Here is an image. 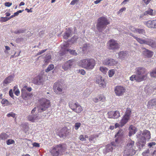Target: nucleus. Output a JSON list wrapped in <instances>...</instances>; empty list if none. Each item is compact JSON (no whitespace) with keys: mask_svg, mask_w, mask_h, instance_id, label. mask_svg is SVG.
Masks as SVG:
<instances>
[{"mask_svg":"<svg viewBox=\"0 0 156 156\" xmlns=\"http://www.w3.org/2000/svg\"><path fill=\"white\" fill-rule=\"evenodd\" d=\"M130 80L131 81L136 80V82H140L142 81V80L144 79L143 77H139L137 76V75H133L130 77Z\"/></svg>","mask_w":156,"mask_h":156,"instance_id":"31","label":"nucleus"},{"mask_svg":"<svg viewBox=\"0 0 156 156\" xmlns=\"http://www.w3.org/2000/svg\"><path fill=\"white\" fill-rule=\"evenodd\" d=\"M136 33L144 34L145 33V30L143 29H136L135 30Z\"/></svg>","mask_w":156,"mask_h":156,"instance_id":"37","label":"nucleus"},{"mask_svg":"<svg viewBox=\"0 0 156 156\" xmlns=\"http://www.w3.org/2000/svg\"><path fill=\"white\" fill-rule=\"evenodd\" d=\"M156 105V99H154L149 101L147 105L148 109H151Z\"/></svg>","mask_w":156,"mask_h":156,"instance_id":"29","label":"nucleus"},{"mask_svg":"<svg viewBox=\"0 0 156 156\" xmlns=\"http://www.w3.org/2000/svg\"><path fill=\"white\" fill-rule=\"evenodd\" d=\"M41 117L38 114H31L28 116V119L29 120L34 122L36 120L40 119Z\"/></svg>","mask_w":156,"mask_h":156,"instance_id":"22","label":"nucleus"},{"mask_svg":"<svg viewBox=\"0 0 156 156\" xmlns=\"http://www.w3.org/2000/svg\"><path fill=\"white\" fill-rule=\"evenodd\" d=\"M118 55L119 58L122 60L125 59L129 56L128 52L126 51H121L118 53Z\"/></svg>","mask_w":156,"mask_h":156,"instance_id":"26","label":"nucleus"},{"mask_svg":"<svg viewBox=\"0 0 156 156\" xmlns=\"http://www.w3.org/2000/svg\"><path fill=\"white\" fill-rule=\"evenodd\" d=\"M78 39L77 36H74L71 39V42L72 43H74L76 42L77 39Z\"/></svg>","mask_w":156,"mask_h":156,"instance_id":"47","label":"nucleus"},{"mask_svg":"<svg viewBox=\"0 0 156 156\" xmlns=\"http://www.w3.org/2000/svg\"><path fill=\"white\" fill-rule=\"evenodd\" d=\"M36 108L35 107L34 108L32 109V110L31 111V114H33V113H34V112H35V111H36Z\"/></svg>","mask_w":156,"mask_h":156,"instance_id":"64","label":"nucleus"},{"mask_svg":"<svg viewBox=\"0 0 156 156\" xmlns=\"http://www.w3.org/2000/svg\"><path fill=\"white\" fill-rule=\"evenodd\" d=\"M9 137V136L5 133H2L0 134V140H5Z\"/></svg>","mask_w":156,"mask_h":156,"instance_id":"35","label":"nucleus"},{"mask_svg":"<svg viewBox=\"0 0 156 156\" xmlns=\"http://www.w3.org/2000/svg\"><path fill=\"white\" fill-rule=\"evenodd\" d=\"M54 68V66L52 64L49 65L48 66L47 68L46 69L45 71L46 72H48L52 70Z\"/></svg>","mask_w":156,"mask_h":156,"instance_id":"40","label":"nucleus"},{"mask_svg":"<svg viewBox=\"0 0 156 156\" xmlns=\"http://www.w3.org/2000/svg\"><path fill=\"white\" fill-rule=\"evenodd\" d=\"M119 140L116 138L115 142H111V144L107 145L105 147V151L107 152H112L114 149L118 146Z\"/></svg>","mask_w":156,"mask_h":156,"instance_id":"12","label":"nucleus"},{"mask_svg":"<svg viewBox=\"0 0 156 156\" xmlns=\"http://www.w3.org/2000/svg\"><path fill=\"white\" fill-rule=\"evenodd\" d=\"M79 138L82 141H85L86 140V138L85 137H84L83 135H80V136Z\"/></svg>","mask_w":156,"mask_h":156,"instance_id":"57","label":"nucleus"},{"mask_svg":"<svg viewBox=\"0 0 156 156\" xmlns=\"http://www.w3.org/2000/svg\"><path fill=\"white\" fill-rule=\"evenodd\" d=\"M98 84L101 88H104L106 87L104 79L101 76H98Z\"/></svg>","mask_w":156,"mask_h":156,"instance_id":"27","label":"nucleus"},{"mask_svg":"<svg viewBox=\"0 0 156 156\" xmlns=\"http://www.w3.org/2000/svg\"><path fill=\"white\" fill-rule=\"evenodd\" d=\"M51 58V56L50 55H47L45 57V60L47 62L48 60H49Z\"/></svg>","mask_w":156,"mask_h":156,"instance_id":"52","label":"nucleus"},{"mask_svg":"<svg viewBox=\"0 0 156 156\" xmlns=\"http://www.w3.org/2000/svg\"><path fill=\"white\" fill-rule=\"evenodd\" d=\"M109 24L107 19L102 17L98 19V31L102 32L106 28V26Z\"/></svg>","mask_w":156,"mask_h":156,"instance_id":"6","label":"nucleus"},{"mask_svg":"<svg viewBox=\"0 0 156 156\" xmlns=\"http://www.w3.org/2000/svg\"><path fill=\"white\" fill-rule=\"evenodd\" d=\"M131 114V111L129 108H127L125 115H123V118L120 121L121 126H123L127 123L129 120L130 115Z\"/></svg>","mask_w":156,"mask_h":156,"instance_id":"10","label":"nucleus"},{"mask_svg":"<svg viewBox=\"0 0 156 156\" xmlns=\"http://www.w3.org/2000/svg\"><path fill=\"white\" fill-rule=\"evenodd\" d=\"M33 145L34 146L36 147H40L39 144L38 143L36 142L34 143Z\"/></svg>","mask_w":156,"mask_h":156,"instance_id":"60","label":"nucleus"},{"mask_svg":"<svg viewBox=\"0 0 156 156\" xmlns=\"http://www.w3.org/2000/svg\"><path fill=\"white\" fill-rule=\"evenodd\" d=\"M74 60L73 59L69 60L67 61L62 65V68L65 71L69 69L74 64Z\"/></svg>","mask_w":156,"mask_h":156,"instance_id":"16","label":"nucleus"},{"mask_svg":"<svg viewBox=\"0 0 156 156\" xmlns=\"http://www.w3.org/2000/svg\"><path fill=\"white\" fill-rule=\"evenodd\" d=\"M144 23L149 28H156V20L145 21Z\"/></svg>","mask_w":156,"mask_h":156,"instance_id":"20","label":"nucleus"},{"mask_svg":"<svg viewBox=\"0 0 156 156\" xmlns=\"http://www.w3.org/2000/svg\"><path fill=\"white\" fill-rule=\"evenodd\" d=\"M69 130L66 128H64L61 130V132L58 133V135L60 137L64 138L69 135Z\"/></svg>","mask_w":156,"mask_h":156,"instance_id":"17","label":"nucleus"},{"mask_svg":"<svg viewBox=\"0 0 156 156\" xmlns=\"http://www.w3.org/2000/svg\"><path fill=\"white\" fill-rule=\"evenodd\" d=\"M79 0H73L71 2L70 5H74L75 4L77 3Z\"/></svg>","mask_w":156,"mask_h":156,"instance_id":"53","label":"nucleus"},{"mask_svg":"<svg viewBox=\"0 0 156 156\" xmlns=\"http://www.w3.org/2000/svg\"><path fill=\"white\" fill-rule=\"evenodd\" d=\"M12 5V3H10L9 2H6L5 3V6L7 7H9L11 6Z\"/></svg>","mask_w":156,"mask_h":156,"instance_id":"59","label":"nucleus"},{"mask_svg":"<svg viewBox=\"0 0 156 156\" xmlns=\"http://www.w3.org/2000/svg\"><path fill=\"white\" fill-rule=\"evenodd\" d=\"M26 30L24 29H20L18 30H16L14 31V33L15 34H20L23 33L25 32Z\"/></svg>","mask_w":156,"mask_h":156,"instance_id":"44","label":"nucleus"},{"mask_svg":"<svg viewBox=\"0 0 156 156\" xmlns=\"http://www.w3.org/2000/svg\"><path fill=\"white\" fill-rule=\"evenodd\" d=\"M153 12V9H149L148 10L145 11L143 13L141 14L140 16V18L144 19V17L147 15H150L151 16L154 15V14Z\"/></svg>","mask_w":156,"mask_h":156,"instance_id":"32","label":"nucleus"},{"mask_svg":"<svg viewBox=\"0 0 156 156\" xmlns=\"http://www.w3.org/2000/svg\"><path fill=\"white\" fill-rule=\"evenodd\" d=\"M103 63L106 65L113 66L116 64L117 63V62L114 59L110 58L105 59L103 61Z\"/></svg>","mask_w":156,"mask_h":156,"instance_id":"18","label":"nucleus"},{"mask_svg":"<svg viewBox=\"0 0 156 156\" xmlns=\"http://www.w3.org/2000/svg\"><path fill=\"white\" fill-rule=\"evenodd\" d=\"M66 149V145L64 143H62L53 147L51 151V153L53 156H58L59 155H62Z\"/></svg>","mask_w":156,"mask_h":156,"instance_id":"2","label":"nucleus"},{"mask_svg":"<svg viewBox=\"0 0 156 156\" xmlns=\"http://www.w3.org/2000/svg\"><path fill=\"white\" fill-rule=\"evenodd\" d=\"M72 31L70 29L67 30L64 33L63 36V38L65 39H67L72 36Z\"/></svg>","mask_w":156,"mask_h":156,"instance_id":"33","label":"nucleus"},{"mask_svg":"<svg viewBox=\"0 0 156 156\" xmlns=\"http://www.w3.org/2000/svg\"><path fill=\"white\" fill-rule=\"evenodd\" d=\"M124 134V133L123 132V130L121 129H120L118 132L115 134V136L121 138L122 137Z\"/></svg>","mask_w":156,"mask_h":156,"instance_id":"36","label":"nucleus"},{"mask_svg":"<svg viewBox=\"0 0 156 156\" xmlns=\"http://www.w3.org/2000/svg\"><path fill=\"white\" fill-rule=\"evenodd\" d=\"M113 111H112L108 112L107 114L108 118H109L113 119Z\"/></svg>","mask_w":156,"mask_h":156,"instance_id":"49","label":"nucleus"},{"mask_svg":"<svg viewBox=\"0 0 156 156\" xmlns=\"http://www.w3.org/2000/svg\"><path fill=\"white\" fill-rule=\"evenodd\" d=\"M21 96L23 99L27 100L29 99L33 94L28 92H21Z\"/></svg>","mask_w":156,"mask_h":156,"instance_id":"28","label":"nucleus"},{"mask_svg":"<svg viewBox=\"0 0 156 156\" xmlns=\"http://www.w3.org/2000/svg\"><path fill=\"white\" fill-rule=\"evenodd\" d=\"M68 47L69 44L67 43L64 44L63 46L62 47V48L64 49L65 53H66V52H69V53L73 55H76L77 54L75 50L68 49L67 48Z\"/></svg>","mask_w":156,"mask_h":156,"instance_id":"19","label":"nucleus"},{"mask_svg":"<svg viewBox=\"0 0 156 156\" xmlns=\"http://www.w3.org/2000/svg\"><path fill=\"white\" fill-rule=\"evenodd\" d=\"M136 73L137 76L139 77H143L142 81L145 80L147 77V74L146 73L147 70L144 67H139L136 68Z\"/></svg>","mask_w":156,"mask_h":156,"instance_id":"9","label":"nucleus"},{"mask_svg":"<svg viewBox=\"0 0 156 156\" xmlns=\"http://www.w3.org/2000/svg\"><path fill=\"white\" fill-rule=\"evenodd\" d=\"M43 79L41 76L35 77L33 80V83L35 84L40 85L43 83Z\"/></svg>","mask_w":156,"mask_h":156,"instance_id":"23","label":"nucleus"},{"mask_svg":"<svg viewBox=\"0 0 156 156\" xmlns=\"http://www.w3.org/2000/svg\"><path fill=\"white\" fill-rule=\"evenodd\" d=\"M7 21L6 17H1L0 19V22L1 23L5 22Z\"/></svg>","mask_w":156,"mask_h":156,"instance_id":"51","label":"nucleus"},{"mask_svg":"<svg viewBox=\"0 0 156 156\" xmlns=\"http://www.w3.org/2000/svg\"><path fill=\"white\" fill-rule=\"evenodd\" d=\"M50 105L51 103L49 100L46 98H42L40 105L37 107L38 113L46 111Z\"/></svg>","mask_w":156,"mask_h":156,"instance_id":"4","label":"nucleus"},{"mask_svg":"<svg viewBox=\"0 0 156 156\" xmlns=\"http://www.w3.org/2000/svg\"><path fill=\"white\" fill-rule=\"evenodd\" d=\"M108 48L109 50L115 51L119 48L120 45L116 41L113 39L110 40L107 43Z\"/></svg>","mask_w":156,"mask_h":156,"instance_id":"8","label":"nucleus"},{"mask_svg":"<svg viewBox=\"0 0 156 156\" xmlns=\"http://www.w3.org/2000/svg\"><path fill=\"white\" fill-rule=\"evenodd\" d=\"M36 108L35 107L34 108L32 109V110L31 111V114H33V113H34V112H35V111H36Z\"/></svg>","mask_w":156,"mask_h":156,"instance_id":"63","label":"nucleus"},{"mask_svg":"<svg viewBox=\"0 0 156 156\" xmlns=\"http://www.w3.org/2000/svg\"><path fill=\"white\" fill-rule=\"evenodd\" d=\"M9 96L12 98H13L14 95L12 91V89L10 90L9 92Z\"/></svg>","mask_w":156,"mask_h":156,"instance_id":"58","label":"nucleus"},{"mask_svg":"<svg viewBox=\"0 0 156 156\" xmlns=\"http://www.w3.org/2000/svg\"><path fill=\"white\" fill-rule=\"evenodd\" d=\"M95 65V60L93 59H86L82 61V67L87 69H92Z\"/></svg>","mask_w":156,"mask_h":156,"instance_id":"5","label":"nucleus"},{"mask_svg":"<svg viewBox=\"0 0 156 156\" xmlns=\"http://www.w3.org/2000/svg\"><path fill=\"white\" fill-rule=\"evenodd\" d=\"M79 73H80L82 75H84L85 74V71L83 69H79Z\"/></svg>","mask_w":156,"mask_h":156,"instance_id":"56","label":"nucleus"},{"mask_svg":"<svg viewBox=\"0 0 156 156\" xmlns=\"http://www.w3.org/2000/svg\"><path fill=\"white\" fill-rule=\"evenodd\" d=\"M142 132L141 131H140L136 136L137 139L136 145L138 148L137 150L139 151H140L145 146L146 139H149L151 138V133L148 130H144Z\"/></svg>","mask_w":156,"mask_h":156,"instance_id":"1","label":"nucleus"},{"mask_svg":"<svg viewBox=\"0 0 156 156\" xmlns=\"http://www.w3.org/2000/svg\"><path fill=\"white\" fill-rule=\"evenodd\" d=\"M115 72L114 69H111L109 71L108 73L109 77H112L114 74Z\"/></svg>","mask_w":156,"mask_h":156,"instance_id":"48","label":"nucleus"},{"mask_svg":"<svg viewBox=\"0 0 156 156\" xmlns=\"http://www.w3.org/2000/svg\"><path fill=\"white\" fill-rule=\"evenodd\" d=\"M1 103L2 104H6L8 105V104L9 103V101L6 99H3L2 100Z\"/></svg>","mask_w":156,"mask_h":156,"instance_id":"50","label":"nucleus"},{"mask_svg":"<svg viewBox=\"0 0 156 156\" xmlns=\"http://www.w3.org/2000/svg\"><path fill=\"white\" fill-rule=\"evenodd\" d=\"M69 107L76 113H79L82 111L81 107L78 103H70L69 104Z\"/></svg>","mask_w":156,"mask_h":156,"instance_id":"13","label":"nucleus"},{"mask_svg":"<svg viewBox=\"0 0 156 156\" xmlns=\"http://www.w3.org/2000/svg\"><path fill=\"white\" fill-rule=\"evenodd\" d=\"M129 130L128 136L130 137L134 135L137 131V129L132 125H130L128 129Z\"/></svg>","mask_w":156,"mask_h":156,"instance_id":"21","label":"nucleus"},{"mask_svg":"<svg viewBox=\"0 0 156 156\" xmlns=\"http://www.w3.org/2000/svg\"><path fill=\"white\" fill-rule=\"evenodd\" d=\"M47 50V49H45L44 50H41L39 52H38L37 54V55H39L45 52Z\"/></svg>","mask_w":156,"mask_h":156,"instance_id":"55","label":"nucleus"},{"mask_svg":"<svg viewBox=\"0 0 156 156\" xmlns=\"http://www.w3.org/2000/svg\"><path fill=\"white\" fill-rule=\"evenodd\" d=\"M142 155L143 156H156V147L152 149H148L144 152Z\"/></svg>","mask_w":156,"mask_h":156,"instance_id":"14","label":"nucleus"},{"mask_svg":"<svg viewBox=\"0 0 156 156\" xmlns=\"http://www.w3.org/2000/svg\"><path fill=\"white\" fill-rule=\"evenodd\" d=\"M14 93L17 96H18L20 93V90L19 89L17 88V87L16 86H15L14 87V89L13 90Z\"/></svg>","mask_w":156,"mask_h":156,"instance_id":"39","label":"nucleus"},{"mask_svg":"<svg viewBox=\"0 0 156 156\" xmlns=\"http://www.w3.org/2000/svg\"><path fill=\"white\" fill-rule=\"evenodd\" d=\"M150 74L152 77L154 78L156 77V67L150 73Z\"/></svg>","mask_w":156,"mask_h":156,"instance_id":"42","label":"nucleus"},{"mask_svg":"<svg viewBox=\"0 0 156 156\" xmlns=\"http://www.w3.org/2000/svg\"><path fill=\"white\" fill-rule=\"evenodd\" d=\"M130 0H124L122 3V4H125L126 3V2H128Z\"/></svg>","mask_w":156,"mask_h":156,"instance_id":"61","label":"nucleus"},{"mask_svg":"<svg viewBox=\"0 0 156 156\" xmlns=\"http://www.w3.org/2000/svg\"><path fill=\"white\" fill-rule=\"evenodd\" d=\"M120 116L119 112V111H113V119H117Z\"/></svg>","mask_w":156,"mask_h":156,"instance_id":"38","label":"nucleus"},{"mask_svg":"<svg viewBox=\"0 0 156 156\" xmlns=\"http://www.w3.org/2000/svg\"><path fill=\"white\" fill-rule=\"evenodd\" d=\"M7 116L8 117H12L13 118H14L15 116V114L14 113H11L9 114H8L7 115Z\"/></svg>","mask_w":156,"mask_h":156,"instance_id":"54","label":"nucleus"},{"mask_svg":"<svg viewBox=\"0 0 156 156\" xmlns=\"http://www.w3.org/2000/svg\"><path fill=\"white\" fill-rule=\"evenodd\" d=\"M100 70L104 74H105L108 69L106 67H101L100 68Z\"/></svg>","mask_w":156,"mask_h":156,"instance_id":"43","label":"nucleus"},{"mask_svg":"<svg viewBox=\"0 0 156 156\" xmlns=\"http://www.w3.org/2000/svg\"><path fill=\"white\" fill-rule=\"evenodd\" d=\"M63 83L61 81H58L55 82L54 83L53 87L54 92L57 94H61L63 88Z\"/></svg>","mask_w":156,"mask_h":156,"instance_id":"11","label":"nucleus"},{"mask_svg":"<svg viewBox=\"0 0 156 156\" xmlns=\"http://www.w3.org/2000/svg\"><path fill=\"white\" fill-rule=\"evenodd\" d=\"M105 96L103 95H100L98 97V104L102 108H104V102L105 101Z\"/></svg>","mask_w":156,"mask_h":156,"instance_id":"25","label":"nucleus"},{"mask_svg":"<svg viewBox=\"0 0 156 156\" xmlns=\"http://www.w3.org/2000/svg\"><path fill=\"white\" fill-rule=\"evenodd\" d=\"M32 88L30 87H28L27 86H25L21 89V92H30L32 90Z\"/></svg>","mask_w":156,"mask_h":156,"instance_id":"34","label":"nucleus"},{"mask_svg":"<svg viewBox=\"0 0 156 156\" xmlns=\"http://www.w3.org/2000/svg\"><path fill=\"white\" fill-rule=\"evenodd\" d=\"M87 44H84L83 46V49L84 50H85L87 48Z\"/></svg>","mask_w":156,"mask_h":156,"instance_id":"62","label":"nucleus"},{"mask_svg":"<svg viewBox=\"0 0 156 156\" xmlns=\"http://www.w3.org/2000/svg\"><path fill=\"white\" fill-rule=\"evenodd\" d=\"M81 124L80 122H76L75 123L74 126V128L76 130H77L80 127Z\"/></svg>","mask_w":156,"mask_h":156,"instance_id":"45","label":"nucleus"},{"mask_svg":"<svg viewBox=\"0 0 156 156\" xmlns=\"http://www.w3.org/2000/svg\"><path fill=\"white\" fill-rule=\"evenodd\" d=\"M133 36L140 44H145L151 46L152 48H156V41L154 40L149 39L147 40H143L135 36Z\"/></svg>","mask_w":156,"mask_h":156,"instance_id":"7","label":"nucleus"},{"mask_svg":"<svg viewBox=\"0 0 156 156\" xmlns=\"http://www.w3.org/2000/svg\"><path fill=\"white\" fill-rule=\"evenodd\" d=\"M14 77L12 75H10L7 77L3 81V84L4 87H6L13 80Z\"/></svg>","mask_w":156,"mask_h":156,"instance_id":"24","label":"nucleus"},{"mask_svg":"<svg viewBox=\"0 0 156 156\" xmlns=\"http://www.w3.org/2000/svg\"><path fill=\"white\" fill-rule=\"evenodd\" d=\"M134 144V141L131 139L129 140L124 150L123 156H132L136 154V151L133 148Z\"/></svg>","mask_w":156,"mask_h":156,"instance_id":"3","label":"nucleus"},{"mask_svg":"<svg viewBox=\"0 0 156 156\" xmlns=\"http://www.w3.org/2000/svg\"><path fill=\"white\" fill-rule=\"evenodd\" d=\"M115 93L116 95L120 96L122 95L126 90L125 88L121 86H117L115 88Z\"/></svg>","mask_w":156,"mask_h":156,"instance_id":"15","label":"nucleus"},{"mask_svg":"<svg viewBox=\"0 0 156 156\" xmlns=\"http://www.w3.org/2000/svg\"><path fill=\"white\" fill-rule=\"evenodd\" d=\"M156 144V143L155 142H151L148 143V146L149 148L148 149H154L155 147H154L153 146Z\"/></svg>","mask_w":156,"mask_h":156,"instance_id":"41","label":"nucleus"},{"mask_svg":"<svg viewBox=\"0 0 156 156\" xmlns=\"http://www.w3.org/2000/svg\"><path fill=\"white\" fill-rule=\"evenodd\" d=\"M15 142L13 140L9 139L6 142V144L8 145L14 144Z\"/></svg>","mask_w":156,"mask_h":156,"instance_id":"46","label":"nucleus"},{"mask_svg":"<svg viewBox=\"0 0 156 156\" xmlns=\"http://www.w3.org/2000/svg\"><path fill=\"white\" fill-rule=\"evenodd\" d=\"M143 53L145 58H151L153 55V52L146 49L143 51Z\"/></svg>","mask_w":156,"mask_h":156,"instance_id":"30","label":"nucleus"}]
</instances>
